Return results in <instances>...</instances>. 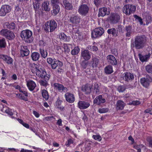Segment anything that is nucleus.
I'll return each mask as SVG.
<instances>
[{
    "mask_svg": "<svg viewBox=\"0 0 152 152\" xmlns=\"http://www.w3.org/2000/svg\"><path fill=\"white\" fill-rule=\"evenodd\" d=\"M146 39L144 36L139 35L136 36L134 40L131 42V47L137 50L142 49L145 45Z\"/></svg>",
    "mask_w": 152,
    "mask_h": 152,
    "instance_id": "obj_1",
    "label": "nucleus"
},
{
    "mask_svg": "<svg viewBox=\"0 0 152 152\" xmlns=\"http://www.w3.org/2000/svg\"><path fill=\"white\" fill-rule=\"evenodd\" d=\"M58 27L57 23L54 20L47 21L45 25L44 30L46 32H52L57 30Z\"/></svg>",
    "mask_w": 152,
    "mask_h": 152,
    "instance_id": "obj_2",
    "label": "nucleus"
},
{
    "mask_svg": "<svg viewBox=\"0 0 152 152\" xmlns=\"http://www.w3.org/2000/svg\"><path fill=\"white\" fill-rule=\"evenodd\" d=\"M32 33L28 30H23L21 32V37L24 38L25 42L27 43H31L33 41Z\"/></svg>",
    "mask_w": 152,
    "mask_h": 152,
    "instance_id": "obj_3",
    "label": "nucleus"
},
{
    "mask_svg": "<svg viewBox=\"0 0 152 152\" xmlns=\"http://www.w3.org/2000/svg\"><path fill=\"white\" fill-rule=\"evenodd\" d=\"M33 67H34L36 70V73L37 75L39 77L44 78L45 77H47L48 75H47L46 72L45 70L41 68L42 66L39 65H37L34 64L32 65Z\"/></svg>",
    "mask_w": 152,
    "mask_h": 152,
    "instance_id": "obj_4",
    "label": "nucleus"
},
{
    "mask_svg": "<svg viewBox=\"0 0 152 152\" xmlns=\"http://www.w3.org/2000/svg\"><path fill=\"white\" fill-rule=\"evenodd\" d=\"M152 82L151 77L148 75L140 79V83L143 87L146 88H148Z\"/></svg>",
    "mask_w": 152,
    "mask_h": 152,
    "instance_id": "obj_5",
    "label": "nucleus"
},
{
    "mask_svg": "<svg viewBox=\"0 0 152 152\" xmlns=\"http://www.w3.org/2000/svg\"><path fill=\"white\" fill-rule=\"evenodd\" d=\"M136 7L131 4H128L124 6L123 11L126 15H129L133 13L135 11Z\"/></svg>",
    "mask_w": 152,
    "mask_h": 152,
    "instance_id": "obj_6",
    "label": "nucleus"
},
{
    "mask_svg": "<svg viewBox=\"0 0 152 152\" xmlns=\"http://www.w3.org/2000/svg\"><path fill=\"white\" fill-rule=\"evenodd\" d=\"M104 32V29L101 27L96 28L92 31V38H96L100 37Z\"/></svg>",
    "mask_w": 152,
    "mask_h": 152,
    "instance_id": "obj_7",
    "label": "nucleus"
},
{
    "mask_svg": "<svg viewBox=\"0 0 152 152\" xmlns=\"http://www.w3.org/2000/svg\"><path fill=\"white\" fill-rule=\"evenodd\" d=\"M0 34L9 40L12 39L15 37V34L13 32L6 29L1 30Z\"/></svg>",
    "mask_w": 152,
    "mask_h": 152,
    "instance_id": "obj_8",
    "label": "nucleus"
},
{
    "mask_svg": "<svg viewBox=\"0 0 152 152\" xmlns=\"http://www.w3.org/2000/svg\"><path fill=\"white\" fill-rule=\"evenodd\" d=\"M89 8L88 6L85 4H83L79 7L78 12L82 15L85 16L88 13Z\"/></svg>",
    "mask_w": 152,
    "mask_h": 152,
    "instance_id": "obj_9",
    "label": "nucleus"
},
{
    "mask_svg": "<svg viewBox=\"0 0 152 152\" xmlns=\"http://www.w3.org/2000/svg\"><path fill=\"white\" fill-rule=\"evenodd\" d=\"M11 10L10 6L7 5H3L0 10V16H4L9 12Z\"/></svg>",
    "mask_w": 152,
    "mask_h": 152,
    "instance_id": "obj_10",
    "label": "nucleus"
},
{
    "mask_svg": "<svg viewBox=\"0 0 152 152\" xmlns=\"http://www.w3.org/2000/svg\"><path fill=\"white\" fill-rule=\"evenodd\" d=\"M122 78L125 81L128 82L133 80L134 77L132 74L130 72H126L123 74Z\"/></svg>",
    "mask_w": 152,
    "mask_h": 152,
    "instance_id": "obj_11",
    "label": "nucleus"
},
{
    "mask_svg": "<svg viewBox=\"0 0 152 152\" xmlns=\"http://www.w3.org/2000/svg\"><path fill=\"white\" fill-rule=\"evenodd\" d=\"M54 88L57 89L60 92H66L68 91L67 88L64 87L63 85L58 83H55L53 85Z\"/></svg>",
    "mask_w": 152,
    "mask_h": 152,
    "instance_id": "obj_12",
    "label": "nucleus"
},
{
    "mask_svg": "<svg viewBox=\"0 0 152 152\" xmlns=\"http://www.w3.org/2000/svg\"><path fill=\"white\" fill-rule=\"evenodd\" d=\"M120 19L119 15L116 14H111L108 20L110 23L115 24L119 21Z\"/></svg>",
    "mask_w": 152,
    "mask_h": 152,
    "instance_id": "obj_13",
    "label": "nucleus"
},
{
    "mask_svg": "<svg viewBox=\"0 0 152 152\" xmlns=\"http://www.w3.org/2000/svg\"><path fill=\"white\" fill-rule=\"evenodd\" d=\"M110 13V12L109 9L107 10L106 7H103L99 9L98 16L99 17H104L106 15H109Z\"/></svg>",
    "mask_w": 152,
    "mask_h": 152,
    "instance_id": "obj_14",
    "label": "nucleus"
},
{
    "mask_svg": "<svg viewBox=\"0 0 152 152\" xmlns=\"http://www.w3.org/2000/svg\"><path fill=\"white\" fill-rule=\"evenodd\" d=\"M64 97L66 101L69 103H73L75 101V97L74 95L69 92L66 93L65 94Z\"/></svg>",
    "mask_w": 152,
    "mask_h": 152,
    "instance_id": "obj_15",
    "label": "nucleus"
},
{
    "mask_svg": "<svg viewBox=\"0 0 152 152\" xmlns=\"http://www.w3.org/2000/svg\"><path fill=\"white\" fill-rule=\"evenodd\" d=\"M99 62V59L96 56H93L90 61V64L93 68H95L97 67Z\"/></svg>",
    "mask_w": 152,
    "mask_h": 152,
    "instance_id": "obj_16",
    "label": "nucleus"
},
{
    "mask_svg": "<svg viewBox=\"0 0 152 152\" xmlns=\"http://www.w3.org/2000/svg\"><path fill=\"white\" fill-rule=\"evenodd\" d=\"M20 50L21 56L22 57L27 56L29 54L30 52L26 46H20Z\"/></svg>",
    "mask_w": 152,
    "mask_h": 152,
    "instance_id": "obj_17",
    "label": "nucleus"
},
{
    "mask_svg": "<svg viewBox=\"0 0 152 152\" xmlns=\"http://www.w3.org/2000/svg\"><path fill=\"white\" fill-rule=\"evenodd\" d=\"M90 106L89 102L84 101H79L77 103V107L81 110L86 109Z\"/></svg>",
    "mask_w": 152,
    "mask_h": 152,
    "instance_id": "obj_18",
    "label": "nucleus"
},
{
    "mask_svg": "<svg viewBox=\"0 0 152 152\" xmlns=\"http://www.w3.org/2000/svg\"><path fill=\"white\" fill-rule=\"evenodd\" d=\"M106 99L103 98L102 95H99L97 96L94 101V103L97 105H100L101 104L105 103Z\"/></svg>",
    "mask_w": 152,
    "mask_h": 152,
    "instance_id": "obj_19",
    "label": "nucleus"
},
{
    "mask_svg": "<svg viewBox=\"0 0 152 152\" xmlns=\"http://www.w3.org/2000/svg\"><path fill=\"white\" fill-rule=\"evenodd\" d=\"M81 57L85 61L89 60L91 57L90 52L88 50H84L81 52Z\"/></svg>",
    "mask_w": 152,
    "mask_h": 152,
    "instance_id": "obj_20",
    "label": "nucleus"
},
{
    "mask_svg": "<svg viewBox=\"0 0 152 152\" xmlns=\"http://www.w3.org/2000/svg\"><path fill=\"white\" fill-rule=\"evenodd\" d=\"M107 59L108 63L113 65H116L117 64V62L115 57L112 55H110L107 57Z\"/></svg>",
    "mask_w": 152,
    "mask_h": 152,
    "instance_id": "obj_21",
    "label": "nucleus"
},
{
    "mask_svg": "<svg viewBox=\"0 0 152 152\" xmlns=\"http://www.w3.org/2000/svg\"><path fill=\"white\" fill-rule=\"evenodd\" d=\"M63 63L62 62L54 58V61L51 65V68L53 69H55L58 67H62Z\"/></svg>",
    "mask_w": 152,
    "mask_h": 152,
    "instance_id": "obj_22",
    "label": "nucleus"
},
{
    "mask_svg": "<svg viewBox=\"0 0 152 152\" xmlns=\"http://www.w3.org/2000/svg\"><path fill=\"white\" fill-rule=\"evenodd\" d=\"M125 29L126 37H130L131 34L134 32V30L132 29V26L131 25H129L125 26Z\"/></svg>",
    "mask_w": 152,
    "mask_h": 152,
    "instance_id": "obj_23",
    "label": "nucleus"
},
{
    "mask_svg": "<svg viewBox=\"0 0 152 152\" xmlns=\"http://www.w3.org/2000/svg\"><path fill=\"white\" fill-rule=\"evenodd\" d=\"M26 85L28 89L31 91H33L36 86L35 83L31 80H28L27 82Z\"/></svg>",
    "mask_w": 152,
    "mask_h": 152,
    "instance_id": "obj_24",
    "label": "nucleus"
},
{
    "mask_svg": "<svg viewBox=\"0 0 152 152\" xmlns=\"http://www.w3.org/2000/svg\"><path fill=\"white\" fill-rule=\"evenodd\" d=\"M125 105V104L123 101L119 100L117 102L116 109L117 110H122Z\"/></svg>",
    "mask_w": 152,
    "mask_h": 152,
    "instance_id": "obj_25",
    "label": "nucleus"
},
{
    "mask_svg": "<svg viewBox=\"0 0 152 152\" xmlns=\"http://www.w3.org/2000/svg\"><path fill=\"white\" fill-rule=\"evenodd\" d=\"M0 58L8 64H10L12 63L13 60L10 57L5 55H1L0 56Z\"/></svg>",
    "mask_w": 152,
    "mask_h": 152,
    "instance_id": "obj_26",
    "label": "nucleus"
},
{
    "mask_svg": "<svg viewBox=\"0 0 152 152\" xmlns=\"http://www.w3.org/2000/svg\"><path fill=\"white\" fill-rule=\"evenodd\" d=\"M80 18L77 16H72L70 17V21L72 24H77L80 22Z\"/></svg>",
    "mask_w": 152,
    "mask_h": 152,
    "instance_id": "obj_27",
    "label": "nucleus"
},
{
    "mask_svg": "<svg viewBox=\"0 0 152 152\" xmlns=\"http://www.w3.org/2000/svg\"><path fill=\"white\" fill-rule=\"evenodd\" d=\"M92 87V85L90 84H87L83 88L82 91L86 94H89L91 91Z\"/></svg>",
    "mask_w": 152,
    "mask_h": 152,
    "instance_id": "obj_28",
    "label": "nucleus"
},
{
    "mask_svg": "<svg viewBox=\"0 0 152 152\" xmlns=\"http://www.w3.org/2000/svg\"><path fill=\"white\" fill-rule=\"evenodd\" d=\"M58 38L61 41L65 42L69 41V37L63 32L59 34Z\"/></svg>",
    "mask_w": 152,
    "mask_h": 152,
    "instance_id": "obj_29",
    "label": "nucleus"
},
{
    "mask_svg": "<svg viewBox=\"0 0 152 152\" xmlns=\"http://www.w3.org/2000/svg\"><path fill=\"white\" fill-rule=\"evenodd\" d=\"M139 59L142 62L147 61L150 57V55L149 54L142 55L140 53L138 54Z\"/></svg>",
    "mask_w": 152,
    "mask_h": 152,
    "instance_id": "obj_30",
    "label": "nucleus"
},
{
    "mask_svg": "<svg viewBox=\"0 0 152 152\" xmlns=\"http://www.w3.org/2000/svg\"><path fill=\"white\" fill-rule=\"evenodd\" d=\"M52 6L53 8V10L52 11V13L54 15H56L59 12L60 7L58 4L52 5Z\"/></svg>",
    "mask_w": 152,
    "mask_h": 152,
    "instance_id": "obj_31",
    "label": "nucleus"
},
{
    "mask_svg": "<svg viewBox=\"0 0 152 152\" xmlns=\"http://www.w3.org/2000/svg\"><path fill=\"white\" fill-rule=\"evenodd\" d=\"M49 3L48 1H44L42 5V9L45 11L49 12L50 10V9L49 6Z\"/></svg>",
    "mask_w": 152,
    "mask_h": 152,
    "instance_id": "obj_32",
    "label": "nucleus"
},
{
    "mask_svg": "<svg viewBox=\"0 0 152 152\" xmlns=\"http://www.w3.org/2000/svg\"><path fill=\"white\" fill-rule=\"evenodd\" d=\"M50 76L49 75H48L47 77H45L44 78H42V80H41L39 81L40 84L42 86H45L47 85V81L49 79Z\"/></svg>",
    "mask_w": 152,
    "mask_h": 152,
    "instance_id": "obj_33",
    "label": "nucleus"
},
{
    "mask_svg": "<svg viewBox=\"0 0 152 152\" xmlns=\"http://www.w3.org/2000/svg\"><path fill=\"white\" fill-rule=\"evenodd\" d=\"M63 3L65 6V8L67 10H71L73 9V6L72 4L69 3L67 0L63 1Z\"/></svg>",
    "mask_w": 152,
    "mask_h": 152,
    "instance_id": "obj_34",
    "label": "nucleus"
},
{
    "mask_svg": "<svg viewBox=\"0 0 152 152\" xmlns=\"http://www.w3.org/2000/svg\"><path fill=\"white\" fill-rule=\"evenodd\" d=\"M40 54L38 52H34L31 53V57L32 59L35 61L38 60L40 58Z\"/></svg>",
    "mask_w": 152,
    "mask_h": 152,
    "instance_id": "obj_35",
    "label": "nucleus"
},
{
    "mask_svg": "<svg viewBox=\"0 0 152 152\" xmlns=\"http://www.w3.org/2000/svg\"><path fill=\"white\" fill-rule=\"evenodd\" d=\"M107 32L108 34H111L113 36L115 37L118 35V33H117L116 30L115 28L108 29L107 30Z\"/></svg>",
    "mask_w": 152,
    "mask_h": 152,
    "instance_id": "obj_36",
    "label": "nucleus"
},
{
    "mask_svg": "<svg viewBox=\"0 0 152 152\" xmlns=\"http://www.w3.org/2000/svg\"><path fill=\"white\" fill-rule=\"evenodd\" d=\"M62 102V101L60 100L58 98L56 103V106L57 108L60 109L61 110H64V107L61 106Z\"/></svg>",
    "mask_w": 152,
    "mask_h": 152,
    "instance_id": "obj_37",
    "label": "nucleus"
},
{
    "mask_svg": "<svg viewBox=\"0 0 152 152\" xmlns=\"http://www.w3.org/2000/svg\"><path fill=\"white\" fill-rule=\"evenodd\" d=\"M105 72L107 74H110L113 72V67L111 65H108L104 68Z\"/></svg>",
    "mask_w": 152,
    "mask_h": 152,
    "instance_id": "obj_38",
    "label": "nucleus"
},
{
    "mask_svg": "<svg viewBox=\"0 0 152 152\" xmlns=\"http://www.w3.org/2000/svg\"><path fill=\"white\" fill-rule=\"evenodd\" d=\"M39 50L41 56L44 58H45L48 55V53L46 51L41 47L39 48Z\"/></svg>",
    "mask_w": 152,
    "mask_h": 152,
    "instance_id": "obj_39",
    "label": "nucleus"
},
{
    "mask_svg": "<svg viewBox=\"0 0 152 152\" xmlns=\"http://www.w3.org/2000/svg\"><path fill=\"white\" fill-rule=\"evenodd\" d=\"M64 51L68 53L70 52V48L72 47V45L71 44H64Z\"/></svg>",
    "mask_w": 152,
    "mask_h": 152,
    "instance_id": "obj_40",
    "label": "nucleus"
},
{
    "mask_svg": "<svg viewBox=\"0 0 152 152\" xmlns=\"http://www.w3.org/2000/svg\"><path fill=\"white\" fill-rule=\"evenodd\" d=\"M42 93L43 98H45L46 100H48L49 97L48 91L45 90H43L42 91Z\"/></svg>",
    "mask_w": 152,
    "mask_h": 152,
    "instance_id": "obj_41",
    "label": "nucleus"
},
{
    "mask_svg": "<svg viewBox=\"0 0 152 152\" xmlns=\"http://www.w3.org/2000/svg\"><path fill=\"white\" fill-rule=\"evenodd\" d=\"M80 49L77 46L75 47L72 50L71 54L72 55H75L77 54L80 51Z\"/></svg>",
    "mask_w": 152,
    "mask_h": 152,
    "instance_id": "obj_42",
    "label": "nucleus"
},
{
    "mask_svg": "<svg viewBox=\"0 0 152 152\" xmlns=\"http://www.w3.org/2000/svg\"><path fill=\"white\" fill-rule=\"evenodd\" d=\"M124 26L121 25H118L116 28L117 31H118L120 34H123L124 32Z\"/></svg>",
    "mask_w": 152,
    "mask_h": 152,
    "instance_id": "obj_43",
    "label": "nucleus"
},
{
    "mask_svg": "<svg viewBox=\"0 0 152 152\" xmlns=\"http://www.w3.org/2000/svg\"><path fill=\"white\" fill-rule=\"evenodd\" d=\"M87 61L84 60L82 61L80 63L81 67L84 69L86 68L87 66L88 65L89 63Z\"/></svg>",
    "mask_w": 152,
    "mask_h": 152,
    "instance_id": "obj_44",
    "label": "nucleus"
},
{
    "mask_svg": "<svg viewBox=\"0 0 152 152\" xmlns=\"http://www.w3.org/2000/svg\"><path fill=\"white\" fill-rule=\"evenodd\" d=\"M6 45V43L4 38L0 39V47L4 48Z\"/></svg>",
    "mask_w": 152,
    "mask_h": 152,
    "instance_id": "obj_45",
    "label": "nucleus"
},
{
    "mask_svg": "<svg viewBox=\"0 0 152 152\" xmlns=\"http://www.w3.org/2000/svg\"><path fill=\"white\" fill-rule=\"evenodd\" d=\"M6 26L8 28L11 29H15V24L13 22L11 23H7L6 24Z\"/></svg>",
    "mask_w": 152,
    "mask_h": 152,
    "instance_id": "obj_46",
    "label": "nucleus"
},
{
    "mask_svg": "<svg viewBox=\"0 0 152 152\" xmlns=\"http://www.w3.org/2000/svg\"><path fill=\"white\" fill-rule=\"evenodd\" d=\"M146 71L149 73H151L152 72V65L148 64L145 67Z\"/></svg>",
    "mask_w": 152,
    "mask_h": 152,
    "instance_id": "obj_47",
    "label": "nucleus"
},
{
    "mask_svg": "<svg viewBox=\"0 0 152 152\" xmlns=\"http://www.w3.org/2000/svg\"><path fill=\"white\" fill-rule=\"evenodd\" d=\"M91 143L89 142H87L85 145V149L84 152H88L91 148Z\"/></svg>",
    "mask_w": 152,
    "mask_h": 152,
    "instance_id": "obj_48",
    "label": "nucleus"
},
{
    "mask_svg": "<svg viewBox=\"0 0 152 152\" xmlns=\"http://www.w3.org/2000/svg\"><path fill=\"white\" fill-rule=\"evenodd\" d=\"M126 88L124 86H119L117 88V90L119 92H123L124 91Z\"/></svg>",
    "mask_w": 152,
    "mask_h": 152,
    "instance_id": "obj_49",
    "label": "nucleus"
},
{
    "mask_svg": "<svg viewBox=\"0 0 152 152\" xmlns=\"http://www.w3.org/2000/svg\"><path fill=\"white\" fill-rule=\"evenodd\" d=\"M99 88L98 84L95 83L94 84V91L95 92L96 94H99Z\"/></svg>",
    "mask_w": 152,
    "mask_h": 152,
    "instance_id": "obj_50",
    "label": "nucleus"
},
{
    "mask_svg": "<svg viewBox=\"0 0 152 152\" xmlns=\"http://www.w3.org/2000/svg\"><path fill=\"white\" fill-rule=\"evenodd\" d=\"M109 110V109L107 108H99L98 110V112L101 113H105L107 112Z\"/></svg>",
    "mask_w": 152,
    "mask_h": 152,
    "instance_id": "obj_51",
    "label": "nucleus"
},
{
    "mask_svg": "<svg viewBox=\"0 0 152 152\" xmlns=\"http://www.w3.org/2000/svg\"><path fill=\"white\" fill-rule=\"evenodd\" d=\"M152 19L151 17L149 15L146 16V17L145 21L146 22V25H148L152 21Z\"/></svg>",
    "mask_w": 152,
    "mask_h": 152,
    "instance_id": "obj_52",
    "label": "nucleus"
},
{
    "mask_svg": "<svg viewBox=\"0 0 152 152\" xmlns=\"http://www.w3.org/2000/svg\"><path fill=\"white\" fill-rule=\"evenodd\" d=\"M92 137L95 140L99 141H100L102 140V138L99 135H93Z\"/></svg>",
    "mask_w": 152,
    "mask_h": 152,
    "instance_id": "obj_53",
    "label": "nucleus"
},
{
    "mask_svg": "<svg viewBox=\"0 0 152 152\" xmlns=\"http://www.w3.org/2000/svg\"><path fill=\"white\" fill-rule=\"evenodd\" d=\"M19 96L20 98L21 99L25 101H27L28 99L27 98V96H25L24 94H19Z\"/></svg>",
    "mask_w": 152,
    "mask_h": 152,
    "instance_id": "obj_54",
    "label": "nucleus"
},
{
    "mask_svg": "<svg viewBox=\"0 0 152 152\" xmlns=\"http://www.w3.org/2000/svg\"><path fill=\"white\" fill-rule=\"evenodd\" d=\"M134 18L137 20L139 22L140 24L141 25H142L143 24V22L142 21V19L140 17H139L137 15H134Z\"/></svg>",
    "mask_w": 152,
    "mask_h": 152,
    "instance_id": "obj_55",
    "label": "nucleus"
},
{
    "mask_svg": "<svg viewBox=\"0 0 152 152\" xmlns=\"http://www.w3.org/2000/svg\"><path fill=\"white\" fill-rule=\"evenodd\" d=\"M73 143V141L72 139H68L66 142L65 145L67 147L69 146L72 144Z\"/></svg>",
    "mask_w": 152,
    "mask_h": 152,
    "instance_id": "obj_56",
    "label": "nucleus"
},
{
    "mask_svg": "<svg viewBox=\"0 0 152 152\" xmlns=\"http://www.w3.org/2000/svg\"><path fill=\"white\" fill-rule=\"evenodd\" d=\"M140 103V101L138 100L133 101L129 103V105H137Z\"/></svg>",
    "mask_w": 152,
    "mask_h": 152,
    "instance_id": "obj_57",
    "label": "nucleus"
},
{
    "mask_svg": "<svg viewBox=\"0 0 152 152\" xmlns=\"http://www.w3.org/2000/svg\"><path fill=\"white\" fill-rule=\"evenodd\" d=\"M51 5H57L59 2V0H50Z\"/></svg>",
    "mask_w": 152,
    "mask_h": 152,
    "instance_id": "obj_58",
    "label": "nucleus"
},
{
    "mask_svg": "<svg viewBox=\"0 0 152 152\" xmlns=\"http://www.w3.org/2000/svg\"><path fill=\"white\" fill-rule=\"evenodd\" d=\"M61 67H58L56 70L58 74H62L64 72V70L61 68Z\"/></svg>",
    "mask_w": 152,
    "mask_h": 152,
    "instance_id": "obj_59",
    "label": "nucleus"
},
{
    "mask_svg": "<svg viewBox=\"0 0 152 152\" xmlns=\"http://www.w3.org/2000/svg\"><path fill=\"white\" fill-rule=\"evenodd\" d=\"M5 112L9 115H12L13 114L12 110L10 109H7L5 110Z\"/></svg>",
    "mask_w": 152,
    "mask_h": 152,
    "instance_id": "obj_60",
    "label": "nucleus"
},
{
    "mask_svg": "<svg viewBox=\"0 0 152 152\" xmlns=\"http://www.w3.org/2000/svg\"><path fill=\"white\" fill-rule=\"evenodd\" d=\"M54 61V58L53 59L51 58H47V62L49 64H52Z\"/></svg>",
    "mask_w": 152,
    "mask_h": 152,
    "instance_id": "obj_61",
    "label": "nucleus"
},
{
    "mask_svg": "<svg viewBox=\"0 0 152 152\" xmlns=\"http://www.w3.org/2000/svg\"><path fill=\"white\" fill-rule=\"evenodd\" d=\"M144 112L145 113H149L150 114L152 115V108H149L146 110Z\"/></svg>",
    "mask_w": 152,
    "mask_h": 152,
    "instance_id": "obj_62",
    "label": "nucleus"
},
{
    "mask_svg": "<svg viewBox=\"0 0 152 152\" xmlns=\"http://www.w3.org/2000/svg\"><path fill=\"white\" fill-rule=\"evenodd\" d=\"M94 3L96 6H98L100 3L101 0H94Z\"/></svg>",
    "mask_w": 152,
    "mask_h": 152,
    "instance_id": "obj_63",
    "label": "nucleus"
},
{
    "mask_svg": "<svg viewBox=\"0 0 152 152\" xmlns=\"http://www.w3.org/2000/svg\"><path fill=\"white\" fill-rule=\"evenodd\" d=\"M149 143V146L152 148V138L149 139L148 141Z\"/></svg>",
    "mask_w": 152,
    "mask_h": 152,
    "instance_id": "obj_64",
    "label": "nucleus"
}]
</instances>
